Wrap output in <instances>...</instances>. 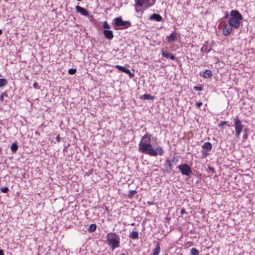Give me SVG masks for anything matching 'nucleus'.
Listing matches in <instances>:
<instances>
[{
	"instance_id": "1",
	"label": "nucleus",
	"mask_w": 255,
	"mask_h": 255,
	"mask_svg": "<svg viewBox=\"0 0 255 255\" xmlns=\"http://www.w3.org/2000/svg\"><path fill=\"white\" fill-rule=\"evenodd\" d=\"M151 142V134L146 133L142 137L138 144V150L143 153L152 156H156L157 154L162 155L164 150L161 146L156 147L155 149L152 148Z\"/></svg>"
},
{
	"instance_id": "2",
	"label": "nucleus",
	"mask_w": 255,
	"mask_h": 255,
	"mask_svg": "<svg viewBox=\"0 0 255 255\" xmlns=\"http://www.w3.org/2000/svg\"><path fill=\"white\" fill-rule=\"evenodd\" d=\"M243 17L242 15L236 10H232L230 12V17L228 19V23L233 28L238 29L241 23Z\"/></svg>"
},
{
	"instance_id": "3",
	"label": "nucleus",
	"mask_w": 255,
	"mask_h": 255,
	"mask_svg": "<svg viewBox=\"0 0 255 255\" xmlns=\"http://www.w3.org/2000/svg\"><path fill=\"white\" fill-rule=\"evenodd\" d=\"M108 244L110 246L112 251L120 247V238L116 233H109L106 235Z\"/></svg>"
},
{
	"instance_id": "4",
	"label": "nucleus",
	"mask_w": 255,
	"mask_h": 255,
	"mask_svg": "<svg viewBox=\"0 0 255 255\" xmlns=\"http://www.w3.org/2000/svg\"><path fill=\"white\" fill-rule=\"evenodd\" d=\"M113 24L116 30H121L128 28L131 26V22L129 21H124L121 17H116L113 19Z\"/></svg>"
},
{
	"instance_id": "5",
	"label": "nucleus",
	"mask_w": 255,
	"mask_h": 255,
	"mask_svg": "<svg viewBox=\"0 0 255 255\" xmlns=\"http://www.w3.org/2000/svg\"><path fill=\"white\" fill-rule=\"evenodd\" d=\"M234 127L235 129V135L239 137L243 131L244 125L239 118L234 119Z\"/></svg>"
},
{
	"instance_id": "6",
	"label": "nucleus",
	"mask_w": 255,
	"mask_h": 255,
	"mask_svg": "<svg viewBox=\"0 0 255 255\" xmlns=\"http://www.w3.org/2000/svg\"><path fill=\"white\" fill-rule=\"evenodd\" d=\"M178 159L176 157H173L170 159H167L165 162L164 167L166 171L170 172L174 165L177 164Z\"/></svg>"
},
{
	"instance_id": "7",
	"label": "nucleus",
	"mask_w": 255,
	"mask_h": 255,
	"mask_svg": "<svg viewBox=\"0 0 255 255\" xmlns=\"http://www.w3.org/2000/svg\"><path fill=\"white\" fill-rule=\"evenodd\" d=\"M182 174L184 175L189 176L192 173V170L190 167L187 164H183L177 166Z\"/></svg>"
},
{
	"instance_id": "8",
	"label": "nucleus",
	"mask_w": 255,
	"mask_h": 255,
	"mask_svg": "<svg viewBox=\"0 0 255 255\" xmlns=\"http://www.w3.org/2000/svg\"><path fill=\"white\" fill-rule=\"evenodd\" d=\"M135 5L139 7L144 6L145 8L151 6L149 0H134Z\"/></svg>"
},
{
	"instance_id": "9",
	"label": "nucleus",
	"mask_w": 255,
	"mask_h": 255,
	"mask_svg": "<svg viewBox=\"0 0 255 255\" xmlns=\"http://www.w3.org/2000/svg\"><path fill=\"white\" fill-rule=\"evenodd\" d=\"M202 147L204 148L203 150L204 157H206L208 154V151H210L212 149V144L210 142H206L204 143Z\"/></svg>"
},
{
	"instance_id": "10",
	"label": "nucleus",
	"mask_w": 255,
	"mask_h": 255,
	"mask_svg": "<svg viewBox=\"0 0 255 255\" xmlns=\"http://www.w3.org/2000/svg\"><path fill=\"white\" fill-rule=\"evenodd\" d=\"M233 27L229 24V23L225 24L222 29V33L223 35L225 36L230 35L233 30Z\"/></svg>"
},
{
	"instance_id": "11",
	"label": "nucleus",
	"mask_w": 255,
	"mask_h": 255,
	"mask_svg": "<svg viewBox=\"0 0 255 255\" xmlns=\"http://www.w3.org/2000/svg\"><path fill=\"white\" fill-rule=\"evenodd\" d=\"M115 68L118 69L119 70L128 74L130 78H132L134 76L133 73H131L129 69H126L125 67L123 66L117 65L115 66Z\"/></svg>"
},
{
	"instance_id": "12",
	"label": "nucleus",
	"mask_w": 255,
	"mask_h": 255,
	"mask_svg": "<svg viewBox=\"0 0 255 255\" xmlns=\"http://www.w3.org/2000/svg\"><path fill=\"white\" fill-rule=\"evenodd\" d=\"M75 9L77 13H80L83 16H87L89 15L88 11L84 7L77 5L75 7Z\"/></svg>"
},
{
	"instance_id": "13",
	"label": "nucleus",
	"mask_w": 255,
	"mask_h": 255,
	"mask_svg": "<svg viewBox=\"0 0 255 255\" xmlns=\"http://www.w3.org/2000/svg\"><path fill=\"white\" fill-rule=\"evenodd\" d=\"M161 51L162 55L165 58L167 59L169 58L172 60L175 59V57L173 54L165 52L163 48L161 50Z\"/></svg>"
},
{
	"instance_id": "14",
	"label": "nucleus",
	"mask_w": 255,
	"mask_h": 255,
	"mask_svg": "<svg viewBox=\"0 0 255 255\" xmlns=\"http://www.w3.org/2000/svg\"><path fill=\"white\" fill-rule=\"evenodd\" d=\"M103 33L105 37L108 39H112L114 37L113 32L112 30H104Z\"/></svg>"
},
{
	"instance_id": "15",
	"label": "nucleus",
	"mask_w": 255,
	"mask_h": 255,
	"mask_svg": "<svg viewBox=\"0 0 255 255\" xmlns=\"http://www.w3.org/2000/svg\"><path fill=\"white\" fill-rule=\"evenodd\" d=\"M169 42H173L177 39V33L175 31L172 32L169 36L167 37Z\"/></svg>"
},
{
	"instance_id": "16",
	"label": "nucleus",
	"mask_w": 255,
	"mask_h": 255,
	"mask_svg": "<svg viewBox=\"0 0 255 255\" xmlns=\"http://www.w3.org/2000/svg\"><path fill=\"white\" fill-rule=\"evenodd\" d=\"M150 20H154L156 21H160L162 19V16L157 13H153L150 16Z\"/></svg>"
},
{
	"instance_id": "17",
	"label": "nucleus",
	"mask_w": 255,
	"mask_h": 255,
	"mask_svg": "<svg viewBox=\"0 0 255 255\" xmlns=\"http://www.w3.org/2000/svg\"><path fill=\"white\" fill-rule=\"evenodd\" d=\"M213 75L212 72L210 70H206L203 72V74L201 73L200 76L205 78H210Z\"/></svg>"
},
{
	"instance_id": "18",
	"label": "nucleus",
	"mask_w": 255,
	"mask_h": 255,
	"mask_svg": "<svg viewBox=\"0 0 255 255\" xmlns=\"http://www.w3.org/2000/svg\"><path fill=\"white\" fill-rule=\"evenodd\" d=\"M160 247L159 243L156 244L155 247L153 249V253L152 255H159L160 252Z\"/></svg>"
},
{
	"instance_id": "19",
	"label": "nucleus",
	"mask_w": 255,
	"mask_h": 255,
	"mask_svg": "<svg viewBox=\"0 0 255 255\" xmlns=\"http://www.w3.org/2000/svg\"><path fill=\"white\" fill-rule=\"evenodd\" d=\"M138 233L137 231H132L129 236V237L133 240L137 239L138 238Z\"/></svg>"
},
{
	"instance_id": "20",
	"label": "nucleus",
	"mask_w": 255,
	"mask_h": 255,
	"mask_svg": "<svg viewBox=\"0 0 255 255\" xmlns=\"http://www.w3.org/2000/svg\"><path fill=\"white\" fill-rule=\"evenodd\" d=\"M141 99L143 100H153L154 97L149 94H144L141 97Z\"/></svg>"
},
{
	"instance_id": "21",
	"label": "nucleus",
	"mask_w": 255,
	"mask_h": 255,
	"mask_svg": "<svg viewBox=\"0 0 255 255\" xmlns=\"http://www.w3.org/2000/svg\"><path fill=\"white\" fill-rule=\"evenodd\" d=\"M96 225L95 224H92L90 225V227L88 229V231L90 232H94L96 231Z\"/></svg>"
},
{
	"instance_id": "22",
	"label": "nucleus",
	"mask_w": 255,
	"mask_h": 255,
	"mask_svg": "<svg viewBox=\"0 0 255 255\" xmlns=\"http://www.w3.org/2000/svg\"><path fill=\"white\" fill-rule=\"evenodd\" d=\"M190 254L191 255H199V251L196 248H192Z\"/></svg>"
},
{
	"instance_id": "23",
	"label": "nucleus",
	"mask_w": 255,
	"mask_h": 255,
	"mask_svg": "<svg viewBox=\"0 0 255 255\" xmlns=\"http://www.w3.org/2000/svg\"><path fill=\"white\" fill-rule=\"evenodd\" d=\"M7 84V81L5 79H0V87H3Z\"/></svg>"
},
{
	"instance_id": "24",
	"label": "nucleus",
	"mask_w": 255,
	"mask_h": 255,
	"mask_svg": "<svg viewBox=\"0 0 255 255\" xmlns=\"http://www.w3.org/2000/svg\"><path fill=\"white\" fill-rule=\"evenodd\" d=\"M18 148V145L16 143H13L11 145V150L13 152H15Z\"/></svg>"
},
{
	"instance_id": "25",
	"label": "nucleus",
	"mask_w": 255,
	"mask_h": 255,
	"mask_svg": "<svg viewBox=\"0 0 255 255\" xmlns=\"http://www.w3.org/2000/svg\"><path fill=\"white\" fill-rule=\"evenodd\" d=\"M68 73L70 75H73L76 72V69L71 68L68 70Z\"/></svg>"
},
{
	"instance_id": "26",
	"label": "nucleus",
	"mask_w": 255,
	"mask_h": 255,
	"mask_svg": "<svg viewBox=\"0 0 255 255\" xmlns=\"http://www.w3.org/2000/svg\"><path fill=\"white\" fill-rule=\"evenodd\" d=\"M0 190L1 192L6 193L8 191L9 189H8V187H2L0 188Z\"/></svg>"
},
{
	"instance_id": "27",
	"label": "nucleus",
	"mask_w": 255,
	"mask_h": 255,
	"mask_svg": "<svg viewBox=\"0 0 255 255\" xmlns=\"http://www.w3.org/2000/svg\"><path fill=\"white\" fill-rule=\"evenodd\" d=\"M103 27L105 28V29H110V25L107 23V21H105L103 22Z\"/></svg>"
},
{
	"instance_id": "28",
	"label": "nucleus",
	"mask_w": 255,
	"mask_h": 255,
	"mask_svg": "<svg viewBox=\"0 0 255 255\" xmlns=\"http://www.w3.org/2000/svg\"><path fill=\"white\" fill-rule=\"evenodd\" d=\"M228 123V122L227 121H221L220 123L219 124V127H222L224 125H227Z\"/></svg>"
},
{
	"instance_id": "29",
	"label": "nucleus",
	"mask_w": 255,
	"mask_h": 255,
	"mask_svg": "<svg viewBox=\"0 0 255 255\" xmlns=\"http://www.w3.org/2000/svg\"><path fill=\"white\" fill-rule=\"evenodd\" d=\"M33 86L35 89H39L40 88L38 83L36 82L33 83Z\"/></svg>"
},
{
	"instance_id": "30",
	"label": "nucleus",
	"mask_w": 255,
	"mask_h": 255,
	"mask_svg": "<svg viewBox=\"0 0 255 255\" xmlns=\"http://www.w3.org/2000/svg\"><path fill=\"white\" fill-rule=\"evenodd\" d=\"M194 89L195 90H197V91H202V88L201 87L195 86L194 87Z\"/></svg>"
},
{
	"instance_id": "31",
	"label": "nucleus",
	"mask_w": 255,
	"mask_h": 255,
	"mask_svg": "<svg viewBox=\"0 0 255 255\" xmlns=\"http://www.w3.org/2000/svg\"><path fill=\"white\" fill-rule=\"evenodd\" d=\"M180 213L181 215H183L184 214H186V212L185 209L183 208L181 210Z\"/></svg>"
},
{
	"instance_id": "32",
	"label": "nucleus",
	"mask_w": 255,
	"mask_h": 255,
	"mask_svg": "<svg viewBox=\"0 0 255 255\" xmlns=\"http://www.w3.org/2000/svg\"><path fill=\"white\" fill-rule=\"evenodd\" d=\"M196 105L197 106V107L199 108L203 105V103L201 102H198V103H196Z\"/></svg>"
},
{
	"instance_id": "33",
	"label": "nucleus",
	"mask_w": 255,
	"mask_h": 255,
	"mask_svg": "<svg viewBox=\"0 0 255 255\" xmlns=\"http://www.w3.org/2000/svg\"><path fill=\"white\" fill-rule=\"evenodd\" d=\"M56 140L57 142H59L60 141V137L59 135L56 137Z\"/></svg>"
},
{
	"instance_id": "34",
	"label": "nucleus",
	"mask_w": 255,
	"mask_h": 255,
	"mask_svg": "<svg viewBox=\"0 0 255 255\" xmlns=\"http://www.w3.org/2000/svg\"><path fill=\"white\" fill-rule=\"evenodd\" d=\"M156 0H152V1L150 2V4L152 6L155 2Z\"/></svg>"
},
{
	"instance_id": "35",
	"label": "nucleus",
	"mask_w": 255,
	"mask_h": 255,
	"mask_svg": "<svg viewBox=\"0 0 255 255\" xmlns=\"http://www.w3.org/2000/svg\"><path fill=\"white\" fill-rule=\"evenodd\" d=\"M130 193H131V195H134L135 193V191H134V190L130 191Z\"/></svg>"
},
{
	"instance_id": "36",
	"label": "nucleus",
	"mask_w": 255,
	"mask_h": 255,
	"mask_svg": "<svg viewBox=\"0 0 255 255\" xmlns=\"http://www.w3.org/2000/svg\"><path fill=\"white\" fill-rule=\"evenodd\" d=\"M247 137H248V135H247V134H245L243 135V138L244 139H246V138H247Z\"/></svg>"
},
{
	"instance_id": "37",
	"label": "nucleus",
	"mask_w": 255,
	"mask_h": 255,
	"mask_svg": "<svg viewBox=\"0 0 255 255\" xmlns=\"http://www.w3.org/2000/svg\"><path fill=\"white\" fill-rule=\"evenodd\" d=\"M0 255H3V252L2 250H0Z\"/></svg>"
},
{
	"instance_id": "38",
	"label": "nucleus",
	"mask_w": 255,
	"mask_h": 255,
	"mask_svg": "<svg viewBox=\"0 0 255 255\" xmlns=\"http://www.w3.org/2000/svg\"><path fill=\"white\" fill-rule=\"evenodd\" d=\"M0 99L1 100H3V96L2 95H1L0 97Z\"/></svg>"
},
{
	"instance_id": "39",
	"label": "nucleus",
	"mask_w": 255,
	"mask_h": 255,
	"mask_svg": "<svg viewBox=\"0 0 255 255\" xmlns=\"http://www.w3.org/2000/svg\"><path fill=\"white\" fill-rule=\"evenodd\" d=\"M140 10H141V9H139V10H138V9H137V8H136V11H140Z\"/></svg>"
},
{
	"instance_id": "40",
	"label": "nucleus",
	"mask_w": 255,
	"mask_h": 255,
	"mask_svg": "<svg viewBox=\"0 0 255 255\" xmlns=\"http://www.w3.org/2000/svg\"><path fill=\"white\" fill-rule=\"evenodd\" d=\"M105 210H106V211H108V209L107 207H105Z\"/></svg>"
},
{
	"instance_id": "41",
	"label": "nucleus",
	"mask_w": 255,
	"mask_h": 255,
	"mask_svg": "<svg viewBox=\"0 0 255 255\" xmlns=\"http://www.w3.org/2000/svg\"><path fill=\"white\" fill-rule=\"evenodd\" d=\"M2 34V30L1 29H0V35H1Z\"/></svg>"
},
{
	"instance_id": "42",
	"label": "nucleus",
	"mask_w": 255,
	"mask_h": 255,
	"mask_svg": "<svg viewBox=\"0 0 255 255\" xmlns=\"http://www.w3.org/2000/svg\"><path fill=\"white\" fill-rule=\"evenodd\" d=\"M131 226H134V223H132V224H131Z\"/></svg>"
}]
</instances>
